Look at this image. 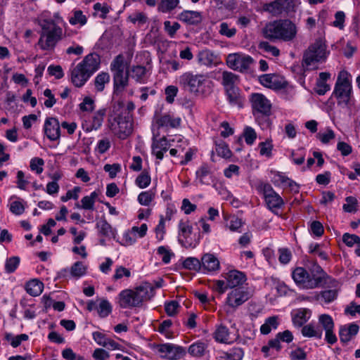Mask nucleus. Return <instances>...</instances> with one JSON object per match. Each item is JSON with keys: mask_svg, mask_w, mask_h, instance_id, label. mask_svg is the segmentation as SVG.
<instances>
[{"mask_svg": "<svg viewBox=\"0 0 360 360\" xmlns=\"http://www.w3.org/2000/svg\"><path fill=\"white\" fill-rule=\"evenodd\" d=\"M319 323L324 330H330V329H334L335 327L332 317L326 314L319 316Z\"/></svg>", "mask_w": 360, "mask_h": 360, "instance_id": "nucleus-53", "label": "nucleus"}, {"mask_svg": "<svg viewBox=\"0 0 360 360\" xmlns=\"http://www.w3.org/2000/svg\"><path fill=\"white\" fill-rule=\"evenodd\" d=\"M151 182V178L149 172L143 170L136 179V185L140 188H147Z\"/></svg>", "mask_w": 360, "mask_h": 360, "instance_id": "nucleus-51", "label": "nucleus"}, {"mask_svg": "<svg viewBox=\"0 0 360 360\" xmlns=\"http://www.w3.org/2000/svg\"><path fill=\"white\" fill-rule=\"evenodd\" d=\"M155 232L156 239L159 242L162 241L164 239L165 235L166 233L165 221L163 217H160L159 223L155 229Z\"/></svg>", "mask_w": 360, "mask_h": 360, "instance_id": "nucleus-58", "label": "nucleus"}, {"mask_svg": "<svg viewBox=\"0 0 360 360\" xmlns=\"http://www.w3.org/2000/svg\"><path fill=\"white\" fill-rule=\"evenodd\" d=\"M86 17L83 15V13L80 10L75 11L73 15L70 18L69 22L71 25L79 24L80 25H84L86 23Z\"/></svg>", "mask_w": 360, "mask_h": 360, "instance_id": "nucleus-56", "label": "nucleus"}, {"mask_svg": "<svg viewBox=\"0 0 360 360\" xmlns=\"http://www.w3.org/2000/svg\"><path fill=\"white\" fill-rule=\"evenodd\" d=\"M151 349L160 358L166 360H180L186 354V348L173 343H153Z\"/></svg>", "mask_w": 360, "mask_h": 360, "instance_id": "nucleus-11", "label": "nucleus"}, {"mask_svg": "<svg viewBox=\"0 0 360 360\" xmlns=\"http://www.w3.org/2000/svg\"><path fill=\"white\" fill-rule=\"evenodd\" d=\"M124 59L123 56H117L110 64V70L113 75L114 92H122L129 84V71H124Z\"/></svg>", "mask_w": 360, "mask_h": 360, "instance_id": "nucleus-10", "label": "nucleus"}, {"mask_svg": "<svg viewBox=\"0 0 360 360\" xmlns=\"http://www.w3.org/2000/svg\"><path fill=\"white\" fill-rule=\"evenodd\" d=\"M333 95L338 105L347 106L352 96L351 75L346 70L339 72Z\"/></svg>", "mask_w": 360, "mask_h": 360, "instance_id": "nucleus-8", "label": "nucleus"}, {"mask_svg": "<svg viewBox=\"0 0 360 360\" xmlns=\"http://www.w3.org/2000/svg\"><path fill=\"white\" fill-rule=\"evenodd\" d=\"M39 25L41 28L38 46L43 51H51L63 37L62 28L53 20H44Z\"/></svg>", "mask_w": 360, "mask_h": 360, "instance_id": "nucleus-5", "label": "nucleus"}, {"mask_svg": "<svg viewBox=\"0 0 360 360\" xmlns=\"http://www.w3.org/2000/svg\"><path fill=\"white\" fill-rule=\"evenodd\" d=\"M269 178L275 186L282 188H289L294 192H298L299 191L298 185L282 172L271 171Z\"/></svg>", "mask_w": 360, "mask_h": 360, "instance_id": "nucleus-17", "label": "nucleus"}, {"mask_svg": "<svg viewBox=\"0 0 360 360\" xmlns=\"http://www.w3.org/2000/svg\"><path fill=\"white\" fill-rule=\"evenodd\" d=\"M78 65H81L82 68L91 76L99 68L100 57L98 54L90 53L86 56Z\"/></svg>", "mask_w": 360, "mask_h": 360, "instance_id": "nucleus-26", "label": "nucleus"}, {"mask_svg": "<svg viewBox=\"0 0 360 360\" xmlns=\"http://www.w3.org/2000/svg\"><path fill=\"white\" fill-rule=\"evenodd\" d=\"M179 84L183 89L200 97L208 96L213 89V82L207 76L192 72L182 74L179 78Z\"/></svg>", "mask_w": 360, "mask_h": 360, "instance_id": "nucleus-2", "label": "nucleus"}, {"mask_svg": "<svg viewBox=\"0 0 360 360\" xmlns=\"http://www.w3.org/2000/svg\"><path fill=\"white\" fill-rule=\"evenodd\" d=\"M310 310L307 309H301L298 310L293 316V323L296 326L301 327L310 319Z\"/></svg>", "mask_w": 360, "mask_h": 360, "instance_id": "nucleus-43", "label": "nucleus"}, {"mask_svg": "<svg viewBox=\"0 0 360 360\" xmlns=\"http://www.w3.org/2000/svg\"><path fill=\"white\" fill-rule=\"evenodd\" d=\"M105 115V109H101L95 113L91 123L88 122L82 123V128L84 131L89 132L93 129H97L99 128L102 124Z\"/></svg>", "mask_w": 360, "mask_h": 360, "instance_id": "nucleus-33", "label": "nucleus"}, {"mask_svg": "<svg viewBox=\"0 0 360 360\" xmlns=\"http://www.w3.org/2000/svg\"><path fill=\"white\" fill-rule=\"evenodd\" d=\"M98 196V193L93 191L89 195L83 197L80 202L81 207L86 210H94L95 202Z\"/></svg>", "mask_w": 360, "mask_h": 360, "instance_id": "nucleus-46", "label": "nucleus"}, {"mask_svg": "<svg viewBox=\"0 0 360 360\" xmlns=\"http://www.w3.org/2000/svg\"><path fill=\"white\" fill-rule=\"evenodd\" d=\"M178 19L187 25H198L202 21V15L201 12L185 10L178 15Z\"/></svg>", "mask_w": 360, "mask_h": 360, "instance_id": "nucleus-27", "label": "nucleus"}, {"mask_svg": "<svg viewBox=\"0 0 360 360\" xmlns=\"http://www.w3.org/2000/svg\"><path fill=\"white\" fill-rule=\"evenodd\" d=\"M98 229L99 233L106 238H115L116 235V230L113 229L111 225L107 222L106 220H101L96 224Z\"/></svg>", "mask_w": 360, "mask_h": 360, "instance_id": "nucleus-42", "label": "nucleus"}, {"mask_svg": "<svg viewBox=\"0 0 360 360\" xmlns=\"http://www.w3.org/2000/svg\"><path fill=\"white\" fill-rule=\"evenodd\" d=\"M213 338L217 342L228 345L232 344L237 339L236 338L231 337L229 328L222 324L216 326Z\"/></svg>", "mask_w": 360, "mask_h": 360, "instance_id": "nucleus-25", "label": "nucleus"}, {"mask_svg": "<svg viewBox=\"0 0 360 360\" xmlns=\"http://www.w3.org/2000/svg\"><path fill=\"white\" fill-rule=\"evenodd\" d=\"M338 285V283L336 281H333V286L334 288L321 291L317 295V300L319 301L321 304H330L334 302L338 296L339 289Z\"/></svg>", "mask_w": 360, "mask_h": 360, "instance_id": "nucleus-29", "label": "nucleus"}, {"mask_svg": "<svg viewBox=\"0 0 360 360\" xmlns=\"http://www.w3.org/2000/svg\"><path fill=\"white\" fill-rule=\"evenodd\" d=\"M128 19L134 24L143 25L147 22V16L141 12H135L131 14Z\"/></svg>", "mask_w": 360, "mask_h": 360, "instance_id": "nucleus-59", "label": "nucleus"}, {"mask_svg": "<svg viewBox=\"0 0 360 360\" xmlns=\"http://www.w3.org/2000/svg\"><path fill=\"white\" fill-rule=\"evenodd\" d=\"M44 289V284L37 279L28 281L25 285L27 292L34 297L39 295Z\"/></svg>", "mask_w": 360, "mask_h": 360, "instance_id": "nucleus-40", "label": "nucleus"}, {"mask_svg": "<svg viewBox=\"0 0 360 360\" xmlns=\"http://www.w3.org/2000/svg\"><path fill=\"white\" fill-rule=\"evenodd\" d=\"M130 76L138 83H145L147 80V70L144 66H133L130 70Z\"/></svg>", "mask_w": 360, "mask_h": 360, "instance_id": "nucleus-38", "label": "nucleus"}, {"mask_svg": "<svg viewBox=\"0 0 360 360\" xmlns=\"http://www.w3.org/2000/svg\"><path fill=\"white\" fill-rule=\"evenodd\" d=\"M200 260L196 257H187L183 262V266L188 270L200 271H201V264Z\"/></svg>", "mask_w": 360, "mask_h": 360, "instance_id": "nucleus-50", "label": "nucleus"}, {"mask_svg": "<svg viewBox=\"0 0 360 360\" xmlns=\"http://www.w3.org/2000/svg\"><path fill=\"white\" fill-rule=\"evenodd\" d=\"M239 82V77L228 71H224L221 74V84L224 86V89L229 88L236 87Z\"/></svg>", "mask_w": 360, "mask_h": 360, "instance_id": "nucleus-37", "label": "nucleus"}, {"mask_svg": "<svg viewBox=\"0 0 360 360\" xmlns=\"http://www.w3.org/2000/svg\"><path fill=\"white\" fill-rule=\"evenodd\" d=\"M301 333L303 336L307 338H316L321 339L322 337V329L316 327L312 323H309L302 327Z\"/></svg>", "mask_w": 360, "mask_h": 360, "instance_id": "nucleus-44", "label": "nucleus"}, {"mask_svg": "<svg viewBox=\"0 0 360 360\" xmlns=\"http://www.w3.org/2000/svg\"><path fill=\"white\" fill-rule=\"evenodd\" d=\"M263 10L274 16L282 14H288L294 11V2L292 0H274L263 6Z\"/></svg>", "mask_w": 360, "mask_h": 360, "instance_id": "nucleus-14", "label": "nucleus"}, {"mask_svg": "<svg viewBox=\"0 0 360 360\" xmlns=\"http://www.w3.org/2000/svg\"><path fill=\"white\" fill-rule=\"evenodd\" d=\"M325 276V272L316 263H314L311 267H296L292 271L294 282L302 290H313L318 288Z\"/></svg>", "mask_w": 360, "mask_h": 360, "instance_id": "nucleus-1", "label": "nucleus"}, {"mask_svg": "<svg viewBox=\"0 0 360 360\" xmlns=\"http://www.w3.org/2000/svg\"><path fill=\"white\" fill-rule=\"evenodd\" d=\"M326 58V45L322 40H316L303 54L302 65L307 70L315 69L319 63Z\"/></svg>", "mask_w": 360, "mask_h": 360, "instance_id": "nucleus-9", "label": "nucleus"}, {"mask_svg": "<svg viewBox=\"0 0 360 360\" xmlns=\"http://www.w3.org/2000/svg\"><path fill=\"white\" fill-rule=\"evenodd\" d=\"M359 327L356 323H349L340 327L339 335L342 342H349L359 332Z\"/></svg>", "mask_w": 360, "mask_h": 360, "instance_id": "nucleus-31", "label": "nucleus"}, {"mask_svg": "<svg viewBox=\"0 0 360 360\" xmlns=\"http://www.w3.org/2000/svg\"><path fill=\"white\" fill-rule=\"evenodd\" d=\"M117 298L120 307L123 309L139 307L134 290H122Z\"/></svg>", "mask_w": 360, "mask_h": 360, "instance_id": "nucleus-22", "label": "nucleus"}, {"mask_svg": "<svg viewBox=\"0 0 360 360\" xmlns=\"http://www.w3.org/2000/svg\"><path fill=\"white\" fill-rule=\"evenodd\" d=\"M244 352L241 348H233L218 358V360H242Z\"/></svg>", "mask_w": 360, "mask_h": 360, "instance_id": "nucleus-48", "label": "nucleus"}, {"mask_svg": "<svg viewBox=\"0 0 360 360\" xmlns=\"http://www.w3.org/2000/svg\"><path fill=\"white\" fill-rule=\"evenodd\" d=\"M252 297V292L248 287L231 289L224 301L228 311H234Z\"/></svg>", "mask_w": 360, "mask_h": 360, "instance_id": "nucleus-12", "label": "nucleus"}, {"mask_svg": "<svg viewBox=\"0 0 360 360\" xmlns=\"http://www.w3.org/2000/svg\"><path fill=\"white\" fill-rule=\"evenodd\" d=\"M222 279L214 281L213 288L220 294L224 293L228 289L243 288L248 281L245 272L232 269L225 271L221 275Z\"/></svg>", "mask_w": 360, "mask_h": 360, "instance_id": "nucleus-6", "label": "nucleus"}, {"mask_svg": "<svg viewBox=\"0 0 360 360\" xmlns=\"http://www.w3.org/2000/svg\"><path fill=\"white\" fill-rule=\"evenodd\" d=\"M157 254L161 257L163 263L169 264L174 254L167 246H160L157 249Z\"/></svg>", "mask_w": 360, "mask_h": 360, "instance_id": "nucleus-52", "label": "nucleus"}, {"mask_svg": "<svg viewBox=\"0 0 360 360\" xmlns=\"http://www.w3.org/2000/svg\"><path fill=\"white\" fill-rule=\"evenodd\" d=\"M91 76L81 65H77L71 72V82L77 87L82 86Z\"/></svg>", "mask_w": 360, "mask_h": 360, "instance_id": "nucleus-28", "label": "nucleus"}, {"mask_svg": "<svg viewBox=\"0 0 360 360\" xmlns=\"http://www.w3.org/2000/svg\"><path fill=\"white\" fill-rule=\"evenodd\" d=\"M259 80L262 85L270 89H281L287 86V82L283 77L274 74L262 75Z\"/></svg>", "mask_w": 360, "mask_h": 360, "instance_id": "nucleus-19", "label": "nucleus"}, {"mask_svg": "<svg viewBox=\"0 0 360 360\" xmlns=\"http://www.w3.org/2000/svg\"><path fill=\"white\" fill-rule=\"evenodd\" d=\"M110 75L108 72H102L99 73L95 78L94 85L98 91H103L105 84L110 82Z\"/></svg>", "mask_w": 360, "mask_h": 360, "instance_id": "nucleus-49", "label": "nucleus"}, {"mask_svg": "<svg viewBox=\"0 0 360 360\" xmlns=\"http://www.w3.org/2000/svg\"><path fill=\"white\" fill-rule=\"evenodd\" d=\"M179 242L186 248H195L200 243V239L193 236V228L188 219H181L179 222Z\"/></svg>", "mask_w": 360, "mask_h": 360, "instance_id": "nucleus-13", "label": "nucleus"}, {"mask_svg": "<svg viewBox=\"0 0 360 360\" xmlns=\"http://www.w3.org/2000/svg\"><path fill=\"white\" fill-rule=\"evenodd\" d=\"M212 168L207 163L202 164L195 172L196 179L201 184H208L207 178L211 174Z\"/></svg>", "mask_w": 360, "mask_h": 360, "instance_id": "nucleus-39", "label": "nucleus"}, {"mask_svg": "<svg viewBox=\"0 0 360 360\" xmlns=\"http://www.w3.org/2000/svg\"><path fill=\"white\" fill-rule=\"evenodd\" d=\"M20 259L18 257H12L8 259L5 263V270L7 273H13L18 268Z\"/></svg>", "mask_w": 360, "mask_h": 360, "instance_id": "nucleus-61", "label": "nucleus"}, {"mask_svg": "<svg viewBox=\"0 0 360 360\" xmlns=\"http://www.w3.org/2000/svg\"><path fill=\"white\" fill-rule=\"evenodd\" d=\"M201 271L205 274H215L220 270L218 257L212 253H205L200 259Z\"/></svg>", "mask_w": 360, "mask_h": 360, "instance_id": "nucleus-18", "label": "nucleus"}, {"mask_svg": "<svg viewBox=\"0 0 360 360\" xmlns=\"http://www.w3.org/2000/svg\"><path fill=\"white\" fill-rule=\"evenodd\" d=\"M219 32L223 36L231 38L236 34V29L235 27L230 28L227 22H221L219 26Z\"/></svg>", "mask_w": 360, "mask_h": 360, "instance_id": "nucleus-60", "label": "nucleus"}, {"mask_svg": "<svg viewBox=\"0 0 360 360\" xmlns=\"http://www.w3.org/2000/svg\"><path fill=\"white\" fill-rule=\"evenodd\" d=\"M217 56L208 49L202 50L198 53V60L204 65L210 66L215 64L217 63Z\"/></svg>", "mask_w": 360, "mask_h": 360, "instance_id": "nucleus-41", "label": "nucleus"}, {"mask_svg": "<svg viewBox=\"0 0 360 360\" xmlns=\"http://www.w3.org/2000/svg\"><path fill=\"white\" fill-rule=\"evenodd\" d=\"M180 27L181 25L177 22H174L172 25L169 20L164 22V29L171 37H173L175 35L176 31L179 30Z\"/></svg>", "mask_w": 360, "mask_h": 360, "instance_id": "nucleus-64", "label": "nucleus"}, {"mask_svg": "<svg viewBox=\"0 0 360 360\" xmlns=\"http://www.w3.org/2000/svg\"><path fill=\"white\" fill-rule=\"evenodd\" d=\"M250 100L253 115L257 124L262 130L269 129L271 124L269 118L271 115V103L270 101L264 95L259 93L252 94Z\"/></svg>", "mask_w": 360, "mask_h": 360, "instance_id": "nucleus-4", "label": "nucleus"}, {"mask_svg": "<svg viewBox=\"0 0 360 360\" xmlns=\"http://www.w3.org/2000/svg\"><path fill=\"white\" fill-rule=\"evenodd\" d=\"M26 202L17 196H11L8 202L10 211L15 215H21L25 210Z\"/></svg>", "mask_w": 360, "mask_h": 360, "instance_id": "nucleus-34", "label": "nucleus"}, {"mask_svg": "<svg viewBox=\"0 0 360 360\" xmlns=\"http://www.w3.org/2000/svg\"><path fill=\"white\" fill-rule=\"evenodd\" d=\"M155 198V194L151 191H143L138 195V202L144 206H148Z\"/></svg>", "mask_w": 360, "mask_h": 360, "instance_id": "nucleus-57", "label": "nucleus"}, {"mask_svg": "<svg viewBox=\"0 0 360 360\" xmlns=\"http://www.w3.org/2000/svg\"><path fill=\"white\" fill-rule=\"evenodd\" d=\"M252 63L253 59L251 56L240 53L229 54L226 58L227 65L230 68L240 72L248 70Z\"/></svg>", "mask_w": 360, "mask_h": 360, "instance_id": "nucleus-15", "label": "nucleus"}, {"mask_svg": "<svg viewBox=\"0 0 360 360\" xmlns=\"http://www.w3.org/2000/svg\"><path fill=\"white\" fill-rule=\"evenodd\" d=\"M259 153L262 155L270 157L273 148L271 140L268 139L266 141L261 142L259 145Z\"/></svg>", "mask_w": 360, "mask_h": 360, "instance_id": "nucleus-63", "label": "nucleus"}, {"mask_svg": "<svg viewBox=\"0 0 360 360\" xmlns=\"http://www.w3.org/2000/svg\"><path fill=\"white\" fill-rule=\"evenodd\" d=\"M170 146V140H168L166 136H162L160 139H157V136H155L152 145V153L155 155L157 159L162 160L164 157V153L166 152Z\"/></svg>", "mask_w": 360, "mask_h": 360, "instance_id": "nucleus-23", "label": "nucleus"}, {"mask_svg": "<svg viewBox=\"0 0 360 360\" xmlns=\"http://www.w3.org/2000/svg\"><path fill=\"white\" fill-rule=\"evenodd\" d=\"M264 37L271 41H290L297 34V27L288 19H280L268 22L262 30Z\"/></svg>", "mask_w": 360, "mask_h": 360, "instance_id": "nucleus-3", "label": "nucleus"}, {"mask_svg": "<svg viewBox=\"0 0 360 360\" xmlns=\"http://www.w3.org/2000/svg\"><path fill=\"white\" fill-rule=\"evenodd\" d=\"M127 110L124 111V115L117 114L114 117V123L112 126L114 129L117 127V133L124 135H130L132 133L133 124L131 120V115H129Z\"/></svg>", "mask_w": 360, "mask_h": 360, "instance_id": "nucleus-16", "label": "nucleus"}, {"mask_svg": "<svg viewBox=\"0 0 360 360\" xmlns=\"http://www.w3.org/2000/svg\"><path fill=\"white\" fill-rule=\"evenodd\" d=\"M134 292L139 306L143 302L150 299V297L153 295V287L148 283H145L140 285L134 290Z\"/></svg>", "mask_w": 360, "mask_h": 360, "instance_id": "nucleus-30", "label": "nucleus"}, {"mask_svg": "<svg viewBox=\"0 0 360 360\" xmlns=\"http://www.w3.org/2000/svg\"><path fill=\"white\" fill-rule=\"evenodd\" d=\"M179 4V0H161L158 10L162 13H167L174 9Z\"/></svg>", "mask_w": 360, "mask_h": 360, "instance_id": "nucleus-55", "label": "nucleus"}, {"mask_svg": "<svg viewBox=\"0 0 360 360\" xmlns=\"http://www.w3.org/2000/svg\"><path fill=\"white\" fill-rule=\"evenodd\" d=\"M86 266L82 262H76L70 270L63 269L60 271V277H68L70 275L72 277L79 278L86 274Z\"/></svg>", "mask_w": 360, "mask_h": 360, "instance_id": "nucleus-32", "label": "nucleus"}, {"mask_svg": "<svg viewBox=\"0 0 360 360\" xmlns=\"http://www.w3.org/2000/svg\"><path fill=\"white\" fill-rule=\"evenodd\" d=\"M228 99L231 105L241 106L242 97L239 89L236 87L225 89Z\"/></svg>", "mask_w": 360, "mask_h": 360, "instance_id": "nucleus-45", "label": "nucleus"}, {"mask_svg": "<svg viewBox=\"0 0 360 360\" xmlns=\"http://www.w3.org/2000/svg\"><path fill=\"white\" fill-rule=\"evenodd\" d=\"M87 309L89 311L96 310L101 318H105L112 312V307L108 300L101 299L99 300L98 304L94 301L89 302L87 303Z\"/></svg>", "mask_w": 360, "mask_h": 360, "instance_id": "nucleus-24", "label": "nucleus"}, {"mask_svg": "<svg viewBox=\"0 0 360 360\" xmlns=\"http://www.w3.org/2000/svg\"><path fill=\"white\" fill-rule=\"evenodd\" d=\"M226 226L232 232H241L240 229L243 226L242 219L236 215L224 214Z\"/></svg>", "mask_w": 360, "mask_h": 360, "instance_id": "nucleus-36", "label": "nucleus"}, {"mask_svg": "<svg viewBox=\"0 0 360 360\" xmlns=\"http://www.w3.org/2000/svg\"><path fill=\"white\" fill-rule=\"evenodd\" d=\"M180 117H174L170 115H159L155 113L153 119V127L176 128L180 126Z\"/></svg>", "mask_w": 360, "mask_h": 360, "instance_id": "nucleus-21", "label": "nucleus"}, {"mask_svg": "<svg viewBox=\"0 0 360 360\" xmlns=\"http://www.w3.org/2000/svg\"><path fill=\"white\" fill-rule=\"evenodd\" d=\"M186 350L191 357L202 359L209 354V346L206 341L199 340L190 345Z\"/></svg>", "mask_w": 360, "mask_h": 360, "instance_id": "nucleus-20", "label": "nucleus"}, {"mask_svg": "<svg viewBox=\"0 0 360 360\" xmlns=\"http://www.w3.org/2000/svg\"><path fill=\"white\" fill-rule=\"evenodd\" d=\"M216 151L219 156L224 158H229L231 156V151L228 146L223 142L216 144Z\"/></svg>", "mask_w": 360, "mask_h": 360, "instance_id": "nucleus-62", "label": "nucleus"}, {"mask_svg": "<svg viewBox=\"0 0 360 360\" xmlns=\"http://www.w3.org/2000/svg\"><path fill=\"white\" fill-rule=\"evenodd\" d=\"M29 337L27 334H20L14 335L12 333H6L5 334V340L10 342L11 345L15 348L18 347L22 342L27 341Z\"/></svg>", "mask_w": 360, "mask_h": 360, "instance_id": "nucleus-47", "label": "nucleus"}, {"mask_svg": "<svg viewBox=\"0 0 360 360\" xmlns=\"http://www.w3.org/2000/svg\"><path fill=\"white\" fill-rule=\"evenodd\" d=\"M172 325V322L171 320H165L159 325L158 331L167 339L172 338L173 333L170 330Z\"/></svg>", "mask_w": 360, "mask_h": 360, "instance_id": "nucleus-54", "label": "nucleus"}, {"mask_svg": "<svg viewBox=\"0 0 360 360\" xmlns=\"http://www.w3.org/2000/svg\"><path fill=\"white\" fill-rule=\"evenodd\" d=\"M255 188L257 193L263 196L267 209L273 214L281 216V210L284 207L285 202L271 185L267 182L259 181L255 184Z\"/></svg>", "mask_w": 360, "mask_h": 360, "instance_id": "nucleus-7", "label": "nucleus"}, {"mask_svg": "<svg viewBox=\"0 0 360 360\" xmlns=\"http://www.w3.org/2000/svg\"><path fill=\"white\" fill-rule=\"evenodd\" d=\"M46 135H60V126L58 120L55 117H49L45 120L44 127Z\"/></svg>", "mask_w": 360, "mask_h": 360, "instance_id": "nucleus-35", "label": "nucleus"}]
</instances>
